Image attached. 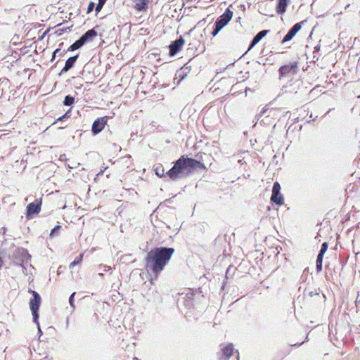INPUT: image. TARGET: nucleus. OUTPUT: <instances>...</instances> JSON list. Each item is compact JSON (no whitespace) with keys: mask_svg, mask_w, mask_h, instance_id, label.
<instances>
[{"mask_svg":"<svg viewBox=\"0 0 360 360\" xmlns=\"http://www.w3.org/2000/svg\"><path fill=\"white\" fill-rule=\"evenodd\" d=\"M174 251L172 248H158L150 250L147 257V266L155 273L161 271L170 259Z\"/></svg>","mask_w":360,"mask_h":360,"instance_id":"1","label":"nucleus"},{"mask_svg":"<svg viewBox=\"0 0 360 360\" xmlns=\"http://www.w3.org/2000/svg\"><path fill=\"white\" fill-rule=\"evenodd\" d=\"M204 168V165L200 162L182 156L175 162L174 167L167 174L171 179H175L181 174H188L196 169Z\"/></svg>","mask_w":360,"mask_h":360,"instance_id":"2","label":"nucleus"},{"mask_svg":"<svg viewBox=\"0 0 360 360\" xmlns=\"http://www.w3.org/2000/svg\"><path fill=\"white\" fill-rule=\"evenodd\" d=\"M32 295L33 297L30 300V307L33 316L34 322L37 323V319H39V314L37 311L41 304V297L35 291L32 292Z\"/></svg>","mask_w":360,"mask_h":360,"instance_id":"3","label":"nucleus"},{"mask_svg":"<svg viewBox=\"0 0 360 360\" xmlns=\"http://www.w3.org/2000/svg\"><path fill=\"white\" fill-rule=\"evenodd\" d=\"M280 191L281 186L278 182H276L273 186L272 195L271 200L274 202L279 205H281L283 204V195L281 194Z\"/></svg>","mask_w":360,"mask_h":360,"instance_id":"4","label":"nucleus"},{"mask_svg":"<svg viewBox=\"0 0 360 360\" xmlns=\"http://www.w3.org/2000/svg\"><path fill=\"white\" fill-rule=\"evenodd\" d=\"M233 17V12L227 8L224 14H222L217 20L215 26H219V28H223L231 20Z\"/></svg>","mask_w":360,"mask_h":360,"instance_id":"5","label":"nucleus"},{"mask_svg":"<svg viewBox=\"0 0 360 360\" xmlns=\"http://www.w3.org/2000/svg\"><path fill=\"white\" fill-rule=\"evenodd\" d=\"M301 23L295 24L287 33L283 39V43L291 40L293 37L301 30Z\"/></svg>","mask_w":360,"mask_h":360,"instance_id":"6","label":"nucleus"},{"mask_svg":"<svg viewBox=\"0 0 360 360\" xmlns=\"http://www.w3.org/2000/svg\"><path fill=\"white\" fill-rule=\"evenodd\" d=\"M105 124H106V120H105V117L98 119L93 123L92 131L95 134H98L103 129Z\"/></svg>","mask_w":360,"mask_h":360,"instance_id":"7","label":"nucleus"},{"mask_svg":"<svg viewBox=\"0 0 360 360\" xmlns=\"http://www.w3.org/2000/svg\"><path fill=\"white\" fill-rule=\"evenodd\" d=\"M184 44V41L181 39L176 40L173 42L170 46V54L171 56H174L176 53L180 50Z\"/></svg>","mask_w":360,"mask_h":360,"instance_id":"8","label":"nucleus"},{"mask_svg":"<svg viewBox=\"0 0 360 360\" xmlns=\"http://www.w3.org/2000/svg\"><path fill=\"white\" fill-rule=\"evenodd\" d=\"M27 214L39 213L40 211V205L39 203H30L27 207Z\"/></svg>","mask_w":360,"mask_h":360,"instance_id":"9","label":"nucleus"},{"mask_svg":"<svg viewBox=\"0 0 360 360\" xmlns=\"http://www.w3.org/2000/svg\"><path fill=\"white\" fill-rule=\"evenodd\" d=\"M288 2L289 0H278V4L277 6V12L280 14L284 13L285 12Z\"/></svg>","mask_w":360,"mask_h":360,"instance_id":"10","label":"nucleus"},{"mask_svg":"<svg viewBox=\"0 0 360 360\" xmlns=\"http://www.w3.org/2000/svg\"><path fill=\"white\" fill-rule=\"evenodd\" d=\"M149 0H134L135 8L139 11H144L146 9Z\"/></svg>","mask_w":360,"mask_h":360,"instance_id":"11","label":"nucleus"},{"mask_svg":"<svg viewBox=\"0 0 360 360\" xmlns=\"http://www.w3.org/2000/svg\"><path fill=\"white\" fill-rule=\"evenodd\" d=\"M268 31L264 30L259 32L253 39L252 44L249 49L252 48L255 44H257L264 36H266Z\"/></svg>","mask_w":360,"mask_h":360,"instance_id":"12","label":"nucleus"},{"mask_svg":"<svg viewBox=\"0 0 360 360\" xmlns=\"http://www.w3.org/2000/svg\"><path fill=\"white\" fill-rule=\"evenodd\" d=\"M96 36V32L94 30H88L81 38L82 40L86 42L89 39H92L93 37Z\"/></svg>","mask_w":360,"mask_h":360,"instance_id":"13","label":"nucleus"},{"mask_svg":"<svg viewBox=\"0 0 360 360\" xmlns=\"http://www.w3.org/2000/svg\"><path fill=\"white\" fill-rule=\"evenodd\" d=\"M77 56L70 57L69 58L65 65V67L63 69V71H68L70 70L74 65Z\"/></svg>","mask_w":360,"mask_h":360,"instance_id":"14","label":"nucleus"},{"mask_svg":"<svg viewBox=\"0 0 360 360\" xmlns=\"http://www.w3.org/2000/svg\"><path fill=\"white\" fill-rule=\"evenodd\" d=\"M85 42L80 38L79 40L76 41L74 44H72L70 48L69 51H75L80 48Z\"/></svg>","mask_w":360,"mask_h":360,"instance_id":"15","label":"nucleus"},{"mask_svg":"<svg viewBox=\"0 0 360 360\" xmlns=\"http://www.w3.org/2000/svg\"><path fill=\"white\" fill-rule=\"evenodd\" d=\"M154 170H155V173L157 176H158L160 177H162L165 176V171H164V168H163L162 165H158L155 166Z\"/></svg>","mask_w":360,"mask_h":360,"instance_id":"16","label":"nucleus"},{"mask_svg":"<svg viewBox=\"0 0 360 360\" xmlns=\"http://www.w3.org/2000/svg\"><path fill=\"white\" fill-rule=\"evenodd\" d=\"M74 101L75 99L73 97L67 96L64 100V105L68 106L71 105L74 103Z\"/></svg>","mask_w":360,"mask_h":360,"instance_id":"17","label":"nucleus"},{"mask_svg":"<svg viewBox=\"0 0 360 360\" xmlns=\"http://www.w3.org/2000/svg\"><path fill=\"white\" fill-rule=\"evenodd\" d=\"M106 0H98V3L96 6V11L97 13L100 12L103 6L104 5V4L105 3Z\"/></svg>","mask_w":360,"mask_h":360,"instance_id":"18","label":"nucleus"},{"mask_svg":"<svg viewBox=\"0 0 360 360\" xmlns=\"http://www.w3.org/2000/svg\"><path fill=\"white\" fill-rule=\"evenodd\" d=\"M82 255H81L79 257V259L77 260H75L73 261L70 264V267L72 268L76 264H79V262H81L82 260Z\"/></svg>","mask_w":360,"mask_h":360,"instance_id":"19","label":"nucleus"},{"mask_svg":"<svg viewBox=\"0 0 360 360\" xmlns=\"http://www.w3.org/2000/svg\"><path fill=\"white\" fill-rule=\"evenodd\" d=\"M328 249V244L326 243H324L322 244L321 249L320 250V253L325 254Z\"/></svg>","mask_w":360,"mask_h":360,"instance_id":"20","label":"nucleus"},{"mask_svg":"<svg viewBox=\"0 0 360 360\" xmlns=\"http://www.w3.org/2000/svg\"><path fill=\"white\" fill-rule=\"evenodd\" d=\"M60 226H59V225L56 226L52 229V231H51L50 236H54L55 233H56V231H58L60 229Z\"/></svg>","mask_w":360,"mask_h":360,"instance_id":"21","label":"nucleus"},{"mask_svg":"<svg viewBox=\"0 0 360 360\" xmlns=\"http://www.w3.org/2000/svg\"><path fill=\"white\" fill-rule=\"evenodd\" d=\"M94 6H95V4L94 2H90L89 4V6H88L87 13L91 12L94 8Z\"/></svg>","mask_w":360,"mask_h":360,"instance_id":"22","label":"nucleus"},{"mask_svg":"<svg viewBox=\"0 0 360 360\" xmlns=\"http://www.w3.org/2000/svg\"><path fill=\"white\" fill-rule=\"evenodd\" d=\"M37 325V329H38V333H39V339L41 338V335H42V331H41V329L40 328V325H39V321L37 320V323H35Z\"/></svg>","mask_w":360,"mask_h":360,"instance_id":"23","label":"nucleus"},{"mask_svg":"<svg viewBox=\"0 0 360 360\" xmlns=\"http://www.w3.org/2000/svg\"><path fill=\"white\" fill-rule=\"evenodd\" d=\"M322 262H320L319 261H316V268L318 269V271H321V269H322Z\"/></svg>","mask_w":360,"mask_h":360,"instance_id":"24","label":"nucleus"},{"mask_svg":"<svg viewBox=\"0 0 360 360\" xmlns=\"http://www.w3.org/2000/svg\"><path fill=\"white\" fill-rule=\"evenodd\" d=\"M221 30V28H219V26H216L214 31L212 32V35L216 36Z\"/></svg>","mask_w":360,"mask_h":360,"instance_id":"25","label":"nucleus"},{"mask_svg":"<svg viewBox=\"0 0 360 360\" xmlns=\"http://www.w3.org/2000/svg\"><path fill=\"white\" fill-rule=\"evenodd\" d=\"M75 294V292H73V293L71 295V296H70V299H69V302H70V305H71L72 307H74V305H73V297H74Z\"/></svg>","mask_w":360,"mask_h":360,"instance_id":"26","label":"nucleus"},{"mask_svg":"<svg viewBox=\"0 0 360 360\" xmlns=\"http://www.w3.org/2000/svg\"><path fill=\"white\" fill-rule=\"evenodd\" d=\"M323 255H324V254H322V253L319 252V255L317 257L316 261H319L320 260V262H323Z\"/></svg>","mask_w":360,"mask_h":360,"instance_id":"27","label":"nucleus"},{"mask_svg":"<svg viewBox=\"0 0 360 360\" xmlns=\"http://www.w3.org/2000/svg\"><path fill=\"white\" fill-rule=\"evenodd\" d=\"M3 263H4L3 259H2L1 257L0 256V269L2 267Z\"/></svg>","mask_w":360,"mask_h":360,"instance_id":"28","label":"nucleus"},{"mask_svg":"<svg viewBox=\"0 0 360 360\" xmlns=\"http://www.w3.org/2000/svg\"><path fill=\"white\" fill-rule=\"evenodd\" d=\"M59 51L58 49H56L54 52H53V58H55L56 53Z\"/></svg>","mask_w":360,"mask_h":360,"instance_id":"29","label":"nucleus"},{"mask_svg":"<svg viewBox=\"0 0 360 360\" xmlns=\"http://www.w3.org/2000/svg\"><path fill=\"white\" fill-rule=\"evenodd\" d=\"M133 360H137V359H136V358H134Z\"/></svg>","mask_w":360,"mask_h":360,"instance_id":"30","label":"nucleus"}]
</instances>
